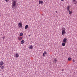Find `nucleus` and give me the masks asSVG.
<instances>
[{
  "mask_svg": "<svg viewBox=\"0 0 77 77\" xmlns=\"http://www.w3.org/2000/svg\"><path fill=\"white\" fill-rule=\"evenodd\" d=\"M30 36V35H29V36Z\"/></svg>",
  "mask_w": 77,
  "mask_h": 77,
  "instance_id": "obj_25",
  "label": "nucleus"
},
{
  "mask_svg": "<svg viewBox=\"0 0 77 77\" xmlns=\"http://www.w3.org/2000/svg\"><path fill=\"white\" fill-rule=\"evenodd\" d=\"M69 14H72V10H69Z\"/></svg>",
  "mask_w": 77,
  "mask_h": 77,
  "instance_id": "obj_14",
  "label": "nucleus"
},
{
  "mask_svg": "<svg viewBox=\"0 0 77 77\" xmlns=\"http://www.w3.org/2000/svg\"><path fill=\"white\" fill-rule=\"evenodd\" d=\"M54 62H55L56 63V62H57V60H56V59H54Z\"/></svg>",
  "mask_w": 77,
  "mask_h": 77,
  "instance_id": "obj_19",
  "label": "nucleus"
},
{
  "mask_svg": "<svg viewBox=\"0 0 77 77\" xmlns=\"http://www.w3.org/2000/svg\"><path fill=\"white\" fill-rule=\"evenodd\" d=\"M65 30H66V29H65V28H63V29L62 31V35H63V36H64V35L65 33H66V32L65 31Z\"/></svg>",
  "mask_w": 77,
  "mask_h": 77,
  "instance_id": "obj_1",
  "label": "nucleus"
},
{
  "mask_svg": "<svg viewBox=\"0 0 77 77\" xmlns=\"http://www.w3.org/2000/svg\"><path fill=\"white\" fill-rule=\"evenodd\" d=\"M0 41H1V40H0Z\"/></svg>",
  "mask_w": 77,
  "mask_h": 77,
  "instance_id": "obj_24",
  "label": "nucleus"
},
{
  "mask_svg": "<svg viewBox=\"0 0 77 77\" xmlns=\"http://www.w3.org/2000/svg\"><path fill=\"white\" fill-rule=\"evenodd\" d=\"M5 68V66H1V69H3L4 68Z\"/></svg>",
  "mask_w": 77,
  "mask_h": 77,
  "instance_id": "obj_17",
  "label": "nucleus"
},
{
  "mask_svg": "<svg viewBox=\"0 0 77 77\" xmlns=\"http://www.w3.org/2000/svg\"><path fill=\"white\" fill-rule=\"evenodd\" d=\"M62 45L63 46H65V43H63Z\"/></svg>",
  "mask_w": 77,
  "mask_h": 77,
  "instance_id": "obj_18",
  "label": "nucleus"
},
{
  "mask_svg": "<svg viewBox=\"0 0 77 77\" xmlns=\"http://www.w3.org/2000/svg\"><path fill=\"white\" fill-rule=\"evenodd\" d=\"M61 1H64V0H61Z\"/></svg>",
  "mask_w": 77,
  "mask_h": 77,
  "instance_id": "obj_22",
  "label": "nucleus"
},
{
  "mask_svg": "<svg viewBox=\"0 0 77 77\" xmlns=\"http://www.w3.org/2000/svg\"><path fill=\"white\" fill-rule=\"evenodd\" d=\"M67 11H69V6H67Z\"/></svg>",
  "mask_w": 77,
  "mask_h": 77,
  "instance_id": "obj_16",
  "label": "nucleus"
},
{
  "mask_svg": "<svg viewBox=\"0 0 77 77\" xmlns=\"http://www.w3.org/2000/svg\"><path fill=\"white\" fill-rule=\"evenodd\" d=\"M28 27H29V26H28V25H26L25 26V29H27L28 28Z\"/></svg>",
  "mask_w": 77,
  "mask_h": 77,
  "instance_id": "obj_15",
  "label": "nucleus"
},
{
  "mask_svg": "<svg viewBox=\"0 0 77 77\" xmlns=\"http://www.w3.org/2000/svg\"><path fill=\"white\" fill-rule=\"evenodd\" d=\"M73 2L74 4H76L77 3V1L75 0H73Z\"/></svg>",
  "mask_w": 77,
  "mask_h": 77,
  "instance_id": "obj_7",
  "label": "nucleus"
},
{
  "mask_svg": "<svg viewBox=\"0 0 77 77\" xmlns=\"http://www.w3.org/2000/svg\"><path fill=\"white\" fill-rule=\"evenodd\" d=\"M30 49H33V46L31 45L30 47H29Z\"/></svg>",
  "mask_w": 77,
  "mask_h": 77,
  "instance_id": "obj_13",
  "label": "nucleus"
},
{
  "mask_svg": "<svg viewBox=\"0 0 77 77\" xmlns=\"http://www.w3.org/2000/svg\"><path fill=\"white\" fill-rule=\"evenodd\" d=\"M45 54H47V52L46 51H45L43 53V56H45Z\"/></svg>",
  "mask_w": 77,
  "mask_h": 77,
  "instance_id": "obj_9",
  "label": "nucleus"
},
{
  "mask_svg": "<svg viewBox=\"0 0 77 77\" xmlns=\"http://www.w3.org/2000/svg\"><path fill=\"white\" fill-rule=\"evenodd\" d=\"M9 0H5V1L6 2H8Z\"/></svg>",
  "mask_w": 77,
  "mask_h": 77,
  "instance_id": "obj_20",
  "label": "nucleus"
},
{
  "mask_svg": "<svg viewBox=\"0 0 77 77\" xmlns=\"http://www.w3.org/2000/svg\"><path fill=\"white\" fill-rule=\"evenodd\" d=\"M4 65V62L3 61H1L0 62V67H2V65Z\"/></svg>",
  "mask_w": 77,
  "mask_h": 77,
  "instance_id": "obj_2",
  "label": "nucleus"
},
{
  "mask_svg": "<svg viewBox=\"0 0 77 77\" xmlns=\"http://www.w3.org/2000/svg\"><path fill=\"white\" fill-rule=\"evenodd\" d=\"M22 38H23V37L21 36H19L18 37V40L19 41H21Z\"/></svg>",
  "mask_w": 77,
  "mask_h": 77,
  "instance_id": "obj_5",
  "label": "nucleus"
},
{
  "mask_svg": "<svg viewBox=\"0 0 77 77\" xmlns=\"http://www.w3.org/2000/svg\"><path fill=\"white\" fill-rule=\"evenodd\" d=\"M56 13H57V11H56Z\"/></svg>",
  "mask_w": 77,
  "mask_h": 77,
  "instance_id": "obj_23",
  "label": "nucleus"
},
{
  "mask_svg": "<svg viewBox=\"0 0 77 77\" xmlns=\"http://www.w3.org/2000/svg\"><path fill=\"white\" fill-rule=\"evenodd\" d=\"M72 59V58H71V57H69L68 58V60L69 61L71 60Z\"/></svg>",
  "mask_w": 77,
  "mask_h": 77,
  "instance_id": "obj_12",
  "label": "nucleus"
},
{
  "mask_svg": "<svg viewBox=\"0 0 77 77\" xmlns=\"http://www.w3.org/2000/svg\"><path fill=\"white\" fill-rule=\"evenodd\" d=\"M18 26L19 27H22V23H19L18 24Z\"/></svg>",
  "mask_w": 77,
  "mask_h": 77,
  "instance_id": "obj_4",
  "label": "nucleus"
},
{
  "mask_svg": "<svg viewBox=\"0 0 77 77\" xmlns=\"http://www.w3.org/2000/svg\"><path fill=\"white\" fill-rule=\"evenodd\" d=\"M72 61L73 62H75V60H73Z\"/></svg>",
  "mask_w": 77,
  "mask_h": 77,
  "instance_id": "obj_21",
  "label": "nucleus"
},
{
  "mask_svg": "<svg viewBox=\"0 0 77 77\" xmlns=\"http://www.w3.org/2000/svg\"><path fill=\"white\" fill-rule=\"evenodd\" d=\"M39 4L40 5V4H43V1H42L40 0L39 1Z\"/></svg>",
  "mask_w": 77,
  "mask_h": 77,
  "instance_id": "obj_6",
  "label": "nucleus"
},
{
  "mask_svg": "<svg viewBox=\"0 0 77 77\" xmlns=\"http://www.w3.org/2000/svg\"><path fill=\"white\" fill-rule=\"evenodd\" d=\"M67 41V39L66 38H64L63 40V42H64V43L66 44V43Z\"/></svg>",
  "mask_w": 77,
  "mask_h": 77,
  "instance_id": "obj_3",
  "label": "nucleus"
},
{
  "mask_svg": "<svg viewBox=\"0 0 77 77\" xmlns=\"http://www.w3.org/2000/svg\"><path fill=\"white\" fill-rule=\"evenodd\" d=\"M16 57H19V54H16Z\"/></svg>",
  "mask_w": 77,
  "mask_h": 77,
  "instance_id": "obj_11",
  "label": "nucleus"
},
{
  "mask_svg": "<svg viewBox=\"0 0 77 77\" xmlns=\"http://www.w3.org/2000/svg\"><path fill=\"white\" fill-rule=\"evenodd\" d=\"M25 41L24 40H22L21 42V44H23L24 43Z\"/></svg>",
  "mask_w": 77,
  "mask_h": 77,
  "instance_id": "obj_8",
  "label": "nucleus"
},
{
  "mask_svg": "<svg viewBox=\"0 0 77 77\" xmlns=\"http://www.w3.org/2000/svg\"><path fill=\"white\" fill-rule=\"evenodd\" d=\"M24 35V34L23 32H20V36H23Z\"/></svg>",
  "mask_w": 77,
  "mask_h": 77,
  "instance_id": "obj_10",
  "label": "nucleus"
}]
</instances>
